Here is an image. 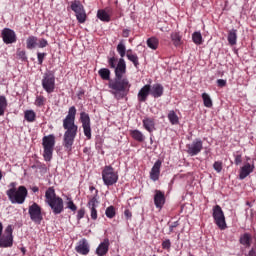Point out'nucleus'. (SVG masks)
I'll return each instance as SVG.
<instances>
[{
  "label": "nucleus",
  "instance_id": "45",
  "mask_svg": "<svg viewBox=\"0 0 256 256\" xmlns=\"http://www.w3.org/2000/svg\"><path fill=\"white\" fill-rule=\"evenodd\" d=\"M45 55H46L45 53H41V52L37 53L39 65H43V59H45Z\"/></svg>",
  "mask_w": 256,
  "mask_h": 256
},
{
  "label": "nucleus",
  "instance_id": "38",
  "mask_svg": "<svg viewBox=\"0 0 256 256\" xmlns=\"http://www.w3.org/2000/svg\"><path fill=\"white\" fill-rule=\"evenodd\" d=\"M26 121L33 123L35 121L36 114L33 110H27L24 115Z\"/></svg>",
  "mask_w": 256,
  "mask_h": 256
},
{
  "label": "nucleus",
  "instance_id": "32",
  "mask_svg": "<svg viewBox=\"0 0 256 256\" xmlns=\"http://www.w3.org/2000/svg\"><path fill=\"white\" fill-rule=\"evenodd\" d=\"M7 109V98L5 96H0V117L5 115V110Z\"/></svg>",
  "mask_w": 256,
  "mask_h": 256
},
{
  "label": "nucleus",
  "instance_id": "56",
  "mask_svg": "<svg viewBox=\"0 0 256 256\" xmlns=\"http://www.w3.org/2000/svg\"><path fill=\"white\" fill-rule=\"evenodd\" d=\"M3 235V223L0 222V236Z\"/></svg>",
  "mask_w": 256,
  "mask_h": 256
},
{
  "label": "nucleus",
  "instance_id": "44",
  "mask_svg": "<svg viewBox=\"0 0 256 256\" xmlns=\"http://www.w3.org/2000/svg\"><path fill=\"white\" fill-rule=\"evenodd\" d=\"M47 45H49V43L47 42L46 39H40L39 40L38 47H40V49H43L44 47H47Z\"/></svg>",
  "mask_w": 256,
  "mask_h": 256
},
{
  "label": "nucleus",
  "instance_id": "39",
  "mask_svg": "<svg viewBox=\"0 0 256 256\" xmlns=\"http://www.w3.org/2000/svg\"><path fill=\"white\" fill-rule=\"evenodd\" d=\"M105 215L106 217H108V219H113V217H115L116 215L115 207L109 206L108 208H106Z\"/></svg>",
  "mask_w": 256,
  "mask_h": 256
},
{
  "label": "nucleus",
  "instance_id": "57",
  "mask_svg": "<svg viewBox=\"0 0 256 256\" xmlns=\"http://www.w3.org/2000/svg\"><path fill=\"white\" fill-rule=\"evenodd\" d=\"M20 250H21V252L23 253V255H25V253H26L27 250H26L24 247H22Z\"/></svg>",
  "mask_w": 256,
  "mask_h": 256
},
{
  "label": "nucleus",
  "instance_id": "53",
  "mask_svg": "<svg viewBox=\"0 0 256 256\" xmlns=\"http://www.w3.org/2000/svg\"><path fill=\"white\" fill-rule=\"evenodd\" d=\"M246 256H256V248H252Z\"/></svg>",
  "mask_w": 256,
  "mask_h": 256
},
{
  "label": "nucleus",
  "instance_id": "47",
  "mask_svg": "<svg viewBox=\"0 0 256 256\" xmlns=\"http://www.w3.org/2000/svg\"><path fill=\"white\" fill-rule=\"evenodd\" d=\"M17 55H18V57H19L20 59H22V61H25V59H27V56H26V54H25V51H23V50H18Z\"/></svg>",
  "mask_w": 256,
  "mask_h": 256
},
{
  "label": "nucleus",
  "instance_id": "15",
  "mask_svg": "<svg viewBox=\"0 0 256 256\" xmlns=\"http://www.w3.org/2000/svg\"><path fill=\"white\" fill-rule=\"evenodd\" d=\"M253 171H255V164H250L249 162H246L244 166L240 169L239 179H246V177H249V175H251Z\"/></svg>",
  "mask_w": 256,
  "mask_h": 256
},
{
  "label": "nucleus",
  "instance_id": "40",
  "mask_svg": "<svg viewBox=\"0 0 256 256\" xmlns=\"http://www.w3.org/2000/svg\"><path fill=\"white\" fill-rule=\"evenodd\" d=\"M67 209H70V211H77V206L75 203H73V200L71 198H67Z\"/></svg>",
  "mask_w": 256,
  "mask_h": 256
},
{
  "label": "nucleus",
  "instance_id": "59",
  "mask_svg": "<svg viewBox=\"0 0 256 256\" xmlns=\"http://www.w3.org/2000/svg\"><path fill=\"white\" fill-rule=\"evenodd\" d=\"M127 53H133V51L132 50H127L126 55H127Z\"/></svg>",
  "mask_w": 256,
  "mask_h": 256
},
{
  "label": "nucleus",
  "instance_id": "14",
  "mask_svg": "<svg viewBox=\"0 0 256 256\" xmlns=\"http://www.w3.org/2000/svg\"><path fill=\"white\" fill-rule=\"evenodd\" d=\"M2 39L6 45H10L11 43H15L17 41V35L15 34V31L4 28L2 30Z\"/></svg>",
  "mask_w": 256,
  "mask_h": 256
},
{
  "label": "nucleus",
  "instance_id": "55",
  "mask_svg": "<svg viewBox=\"0 0 256 256\" xmlns=\"http://www.w3.org/2000/svg\"><path fill=\"white\" fill-rule=\"evenodd\" d=\"M123 37H129V30L123 31Z\"/></svg>",
  "mask_w": 256,
  "mask_h": 256
},
{
  "label": "nucleus",
  "instance_id": "23",
  "mask_svg": "<svg viewBox=\"0 0 256 256\" xmlns=\"http://www.w3.org/2000/svg\"><path fill=\"white\" fill-rule=\"evenodd\" d=\"M111 9L106 10H98L97 17L100 21H104L105 23H109L111 21Z\"/></svg>",
  "mask_w": 256,
  "mask_h": 256
},
{
  "label": "nucleus",
  "instance_id": "50",
  "mask_svg": "<svg viewBox=\"0 0 256 256\" xmlns=\"http://www.w3.org/2000/svg\"><path fill=\"white\" fill-rule=\"evenodd\" d=\"M243 159L241 157V154H238L235 156V165H241Z\"/></svg>",
  "mask_w": 256,
  "mask_h": 256
},
{
  "label": "nucleus",
  "instance_id": "37",
  "mask_svg": "<svg viewBox=\"0 0 256 256\" xmlns=\"http://www.w3.org/2000/svg\"><path fill=\"white\" fill-rule=\"evenodd\" d=\"M171 39L175 45V47H179V45H181L182 41H181V35H179V33L174 32L171 34Z\"/></svg>",
  "mask_w": 256,
  "mask_h": 256
},
{
  "label": "nucleus",
  "instance_id": "12",
  "mask_svg": "<svg viewBox=\"0 0 256 256\" xmlns=\"http://www.w3.org/2000/svg\"><path fill=\"white\" fill-rule=\"evenodd\" d=\"M80 120L82 123L83 131L87 139H91V118L86 112L80 113Z\"/></svg>",
  "mask_w": 256,
  "mask_h": 256
},
{
  "label": "nucleus",
  "instance_id": "27",
  "mask_svg": "<svg viewBox=\"0 0 256 256\" xmlns=\"http://www.w3.org/2000/svg\"><path fill=\"white\" fill-rule=\"evenodd\" d=\"M98 75H100L101 79L104 81H111V71L107 68H101L98 71Z\"/></svg>",
  "mask_w": 256,
  "mask_h": 256
},
{
  "label": "nucleus",
  "instance_id": "13",
  "mask_svg": "<svg viewBox=\"0 0 256 256\" xmlns=\"http://www.w3.org/2000/svg\"><path fill=\"white\" fill-rule=\"evenodd\" d=\"M203 151V141L201 139H195L192 143L187 145V153L191 157L199 155V152Z\"/></svg>",
  "mask_w": 256,
  "mask_h": 256
},
{
  "label": "nucleus",
  "instance_id": "36",
  "mask_svg": "<svg viewBox=\"0 0 256 256\" xmlns=\"http://www.w3.org/2000/svg\"><path fill=\"white\" fill-rule=\"evenodd\" d=\"M127 59H129L131 61V63H133V65L135 67H139V57L137 56V54H133V53H127L126 54Z\"/></svg>",
  "mask_w": 256,
  "mask_h": 256
},
{
  "label": "nucleus",
  "instance_id": "42",
  "mask_svg": "<svg viewBox=\"0 0 256 256\" xmlns=\"http://www.w3.org/2000/svg\"><path fill=\"white\" fill-rule=\"evenodd\" d=\"M117 63H119V61L115 57H112L108 60V65L111 67V69H115L117 67Z\"/></svg>",
  "mask_w": 256,
  "mask_h": 256
},
{
  "label": "nucleus",
  "instance_id": "1",
  "mask_svg": "<svg viewBox=\"0 0 256 256\" xmlns=\"http://www.w3.org/2000/svg\"><path fill=\"white\" fill-rule=\"evenodd\" d=\"M115 78L110 80L108 83V87L110 89V93L114 95L115 99H124L127 97L129 93V89H131V83H129V79L127 77H123L125 73H127V64L125 63V59L120 58L117 66L114 68Z\"/></svg>",
  "mask_w": 256,
  "mask_h": 256
},
{
  "label": "nucleus",
  "instance_id": "52",
  "mask_svg": "<svg viewBox=\"0 0 256 256\" xmlns=\"http://www.w3.org/2000/svg\"><path fill=\"white\" fill-rule=\"evenodd\" d=\"M124 215H125L126 219H131V217L133 216V215L131 214V211H129V210H125V211H124Z\"/></svg>",
  "mask_w": 256,
  "mask_h": 256
},
{
  "label": "nucleus",
  "instance_id": "22",
  "mask_svg": "<svg viewBox=\"0 0 256 256\" xmlns=\"http://www.w3.org/2000/svg\"><path fill=\"white\" fill-rule=\"evenodd\" d=\"M253 241V236L250 233H244L239 238L240 245H243L246 248L251 247V243Z\"/></svg>",
  "mask_w": 256,
  "mask_h": 256
},
{
  "label": "nucleus",
  "instance_id": "28",
  "mask_svg": "<svg viewBox=\"0 0 256 256\" xmlns=\"http://www.w3.org/2000/svg\"><path fill=\"white\" fill-rule=\"evenodd\" d=\"M131 135L135 141H138L139 143H143L145 141V135H143V132L139 130H132Z\"/></svg>",
  "mask_w": 256,
  "mask_h": 256
},
{
  "label": "nucleus",
  "instance_id": "51",
  "mask_svg": "<svg viewBox=\"0 0 256 256\" xmlns=\"http://www.w3.org/2000/svg\"><path fill=\"white\" fill-rule=\"evenodd\" d=\"M217 83H218V87H225V85H227V81L223 79H218Z\"/></svg>",
  "mask_w": 256,
  "mask_h": 256
},
{
  "label": "nucleus",
  "instance_id": "25",
  "mask_svg": "<svg viewBox=\"0 0 256 256\" xmlns=\"http://www.w3.org/2000/svg\"><path fill=\"white\" fill-rule=\"evenodd\" d=\"M143 127L149 133H153V131H155V120H153L152 118H145L143 120Z\"/></svg>",
  "mask_w": 256,
  "mask_h": 256
},
{
  "label": "nucleus",
  "instance_id": "9",
  "mask_svg": "<svg viewBox=\"0 0 256 256\" xmlns=\"http://www.w3.org/2000/svg\"><path fill=\"white\" fill-rule=\"evenodd\" d=\"M28 213L31 221L36 223L37 225H41V221H43V214L41 213V206L37 203H33L28 208Z\"/></svg>",
  "mask_w": 256,
  "mask_h": 256
},
{
  "label": "nucleus",
  "instance_id": "4",
  "mask_svg": "<svg viewBox=\"0 0 256 256\" xmlns=\"http://www.w3.org/2000/svg\"><path fill=\"white\" fill-rule=\"evenodd\" d=\"M13 188H10L6 191V195L13 205H23L25 199H27L28 191L25 186H19L18 189L15 188V183L10 184Z\"/></svg>",
  "mask_w": 256,
  "mask_h": 256
},
{
  "label": "nucleus",
  "instance_id": "35",
  "mask_svg": "<svg viewBox=\"0 0 256 256\" xmlns=\"http://www.w3.org/2000/svg\"><path fill=\"white\" fill-rule=\"evenodd\" d=\"M202 99H203L204 107H208V108L213 107V100H211V96H209V94L203 93Z\"/></svg>",
  "mask_w": 256,
  "mask_h": 256
},
{
  "label": "nucleus",
  "instance_id": "11",
  "mask_svg": "<svg viewBox=\"0 0 256 256\" xmlns=\"http://www.w3.org/2000/svg\"><path fill=\"white\" fill-rule=\"evenodd\" d=\"M42 87L45 89L46 93H53V91H55V75H53V73H44Z\"/></svg>",
  "mask_w": 256,
  "mask_h": 256
},
{
  "label": "nucleus",
  "instance_id": "17",
  "mask_svg": "<svg viewBox=\"0 0 256 256\" xmlns=\"http://www.w3.org/2000/svg\"><path fill=\"white\" fill-rule=\"evenodd\" d=\"M154 205L157 209H162L165 205V193L161 192V190H155Z\"/></svg>",
  "mask_w": 256,
  "mask_h": 256
},
{
  "label": "nucleus",
  "instance_id": "46",
  "mask_svg": "<svg viewBox=\"0 0 256 256\" xmlns=\"http://www.w3.org/2000/svg\"><path fill=\"white\" fill-rule=\"evenodd\" d=\"M162 248L164 249H171V240L166 239L162 242Z\"/></svg>",
  "mask_w": 256,
  "mask_h": 256
},
{
  "label": "nucleus",
  "instance_id": "60",
  "mask_svg": "<svg viewBox=\"0 0 256 256\" xmlns=\"http://www.w3.org/2000/svg\"><path fill=\"white\" fill-rule=\"evenodd\" d=\"M93 189H95V187H93V186H92V187H90V191H93Z\"/></svg>",
  "mask_w": 256,
  "mask_h": 256
},
{
  "label": "nucleus",
  "instance_id": "58",
  "mask_svg": "<svg viewBox=\"0 0 256 256\" xmlns=\"http://www.w3.org/2000/svg\"><path fill=\"white\" fill-rule=\"evenodd\" d=\"M1 179H3V174L0 171V181H1Z\"/></svg>",
  "mask_w": 256,
  "mask_h": 256
},
{
  "label": "nucleus",
  "instance_id": "8",
  "mask_svg": "<svg viewBox=\"0 0 256 256\" xmlns=\"http://www.w3.org/2000/svg\"><path fill=\"white\" fill-rule=\"evenodd\" d=\"M212 217L214 219V223L221 229V231H225L227 229V222L225 221V214L223 213V209L221 206L216 205L213 207Z\"/></svg>",
  "mask_w": 256,
  "mask_h": 256
},
{
  "label": "nucleus",
  "instance_id": "21",
  "mask_svg": "<svg viewBox=\"0 0 256 256\" xmlns=\"http://www.w3.org/2000/svg\"><path fill=\"white\" fill-rule=\"evenodd\" d=\"M97 205H99V201H97V197H93L88 202V207L91 211V219L94 221L97 219Z\"/></svg>",
  "mask_w": 256,
  "mask_h": 256
},
{
  "label": "nucleus",
  "instance_id": "43",
  "mask_svg": "<svg viewBox=\"0 0 256 256\" xmlns=\"http://www.w3.org/2000/svg\"><path fill=\"white\" fill-rule=\"evenodd\" d=\"M213 167H214L215 171H217V173H221V171L223 170V163L217 161L213 164Z\"/></svg>",
  "mask_w": 256,
  "mask_h": 256
},
{
  "label": "nucleus",
  "instance_id": "41",
  "mask_svg": "<svg viewBox=\"0 0 256 256\" xmlns=\"http://www.w3.org/2000/svg\"><path fill=\"white\" fill-rule=\"evenodd\" d=\"M35 105H37V107H43V105H45V97L44 96L36 97Z\"/></svg>",
  "mask_w": 256,
  "mask_h": 256
},
{
  "label": "nucleus",
  "instance_id": "7",
  "mask_svg": "<svg viewBox=\"0 0 256 256\" xmlns=\"http://www.w3.org/2000/svg\"><path fill=\"white\" fill-rule=\"evenodd\" d=\"M70 9L75 12L78 23H85L87 21V13H85V7L79 0L70 2Z\"/></svg>",
  "mask_w": 256,
  "mask_h": 256
},
{
  "label": "nucleus",
  "instance_id": "19",
  "mask_svg": "<svg viewBox=\"0 0 256 256\" xmlns=\"http://www.w3.org/2000/svg\"><path fill=\"white\" fill-rule=\"evenodd\" d=\"M77 253H80V255H88L89 254V243L86 239H82L78 242V245L76 246Z\"/></svg>",
  "mask_w": 256,
  "mask_h": 256
},
{
  "label": "nucleus",
  "instance_id": "6",
  "mask_svg": "<svg viewBox=\"0 0 256 256\" xmlns=\"http://www.w3.org/2000/svg\"><path fill=\"white\" fill-rule=\"evenodd\" d=\"M102 180L104 185L107 187H111V185H115L117 181H119V174L115 171V169L111 166H105L102 170Z\"/></svg>",
  "mask_w": 256,
  "mask_h": 256
},
{
  "label": "nucleus",
  "instance_id": "18",
  "mask_svg": "<svg viewBox=\"0 0 256 256\" xmlns=\"http://www.w3.org/2000/svg\"><path fill=\"white\" fill-rule=\"evenodd\" d=\"M149 93H151V85L146 84L138 92V101L145 103V101H147V97H149Z\"/></svg>",
  "mask_w": 256,
  "mask_h": 256
},
{
  "label": "nucleus",
  "instance_id": "30",
  "mask_svg": "<svg viewBox=\"0 0 256 256\" xmlns=\"http://www.w3.org/2000/svg\"><path fill=\"white\" fill-rule=\"evenodd\" d=\"M147 45L150 49L155 51L159 47V39L156 37H150L147 39Z\"/></svg>",
  "mask_w": 256,
  "mask_h": 256
},
{
  "label": "nucleus",
  "instance_id": "20",
  "mask_svg": "<svg viewBox=\"0 0 256 256\" xmlns=\"http://www.w3.org/2000/svg\"><path fill=\"white\" fill-rule=\"evenodd\" d=\"M109 253V239H104L102 243L96 249V255L105 256Z\"/></svg>",
  "mask_w": 256,
  "mask_h": 256
},
{
  "label": "nucleus",
  "instance_id": "3",
  "mask_svg": "<svg viewBox=\"0 0 256 256\" xmlns=\"http://www.w3.org/2000/svg\"><path fill=\"white\" fill-rule=\"evenodd\" d=\"M45 203L49 205L54 215H61V213H63L65 209V206L63 204V198L57 196L53 187H49L46 190Z\"/></svg>",
  "mask_w": 256,
  "mask_h": 256
},
{
  "label": "nucleus",
  "instance_id": "24",
  "mask_svg": "<svg viewBox=\"0 0 256 256\" xmlns=\"http://www.w3.org/2000/svg\"><path fill=\"white\" fill-rule=\"evenodd\" d=\"M150 94L155 99L161 97L163 95V86L161 84H154L152 88L150 86Z\"/></svg>",
  "mask_w": 256,
  "mask_h": 256
},
{
  "label": "nucleus",
  "instance_id": "61",
  "mask_svg": "<svg viewBox=\"0 0 256 256\" xmlns=\"http://www.w3.org/2000/svg\"><path fill=\"white\" fill-rule=\"evenodd\" d=\"M84 153H87V148L84 149Z\"/></svg>",
  "mask_w": 256,
  "mask_h": 256
},
{
  "label": "nucleus",
  "instance_id": "29",
  "mask_svg": "<svg viewBox=\"0 0 256 256\" xmlns=\"http://www.w3.org/2000/svg\"><path fill=\"white\" fill-rule=\"evenodd\" d=\"M37 41H38V39L35 36L28 37L26 40L27 49H35V47H37V45H38Z\"/></svg>",
  "mask_w": 256,
  "mask_h": 256
},
{
  "label": "nucleus",
  "instance_id": "54",
  "mask_svg": "<svg viewBox=\"0 0 256 256\" xmlns=\"http://www.w3.org/2000/svg\"><path fill=\"white\" fill-rule=\"evenodd\" d=\"M32 191L33 193H39V187L37 186L32 187Z\"/></svg>",
  "mask_w": 256,
  "mask_h": 256
},
{
  "label": "nucleus",
  "instance_id": "10",
  "mask_svg": "<svg viewBox=\"0 0 256 256\" xmlns=\"http://www.w3.org/2000/svg\"><path fill=\"white\" fill-rule=\"evenodd\" d=\"M0 247H13V226L8 225L4 231V234L0 236Z\"/></svg>",
  "mask_w": 256,
  "mask_h": 256
},
{
  "label": "nucleus",
  "instance_id": "34",
  "mask_svg": "<svg viewBox=\"0 0 256 256\" xmlns=\"http://www.w3.org/2000/svg\"><path fill=\"white\" fill-rule=\"evenodd\" d=\"M117 51H118L121 59H123V57H125V55L127 53V48L125 47V44L123 43V40H121L119 42V44L117 45Z\"/></svg>",
  "mask_w": 256,
  "mask_h": 256
},
{
  "label": "nucleus",
  "instance_id": "48",
  "mask_svg": "<svg viewBox=\"0 0 256 256\" xmlns=\"http://www.w3.org/2000/svg\"><path fill=\"white\" fill-rule=\"evenodd\" d=\"M83 217H85V209L78 210V214H77L78 221L83 219Z\"/></svg>",
  "mask_w": 256,
  "mask_h": 256
},
{
  "label": "nucleus",
  "instance_id": "26",
  "mask_svg": "<svg viewBox=\"0 0 256 256\" xmlns=\"http://www.w3.org/2000/svg\"><path fill=\"white\" fill-rule=\"evenodd\" d=\"M227 40L229 45H237V30H229Z\"/></svg>",
  "mask_w": 256,
  "mask_h": 256
},
{
  "label": "nucleus",
  "instance_id": "31",
  "mask_svg": "<svg viewBox=\"0 0 256 256\" xmlns=\"http://www.w3.org/2000/svg\"><path fill=\"white\" fill-rule=\"evenodd\" d=\"M168 119L171 123V125H178L179 124V116H177V113L175 111L171 110L168 113Z\"/></svg>",
  "mask_w": 256,
  "mask_h": 256
},
{
  "label": "nucleus",
  "instance_id": "2",
  "mask_svg": "<svg viewBox=\"0 0 256 256\" xmlns=\"http://www.w3.org/2000/svg\"><path fill=\"white\" fill-rule=\"evenodd\" d=\"M75 115H77V109L75 106H71L66 119L63 120V128L65 129L63 146L68 153L73 149V144L75 143V138L77 137V131L79 129L77 124H75Z\"/></svg>",
  "mask_w": 256,
  "mask_h": 256
},
{
  "label": "nucleus",
  "instance_id": "5",
  "mask_svg": "<svg viewBox=\"0 0 256 256\" xmlns=\"http://www.w3.org/2000/svg\"><path fill=\"white\" fill-rule=\"evenodd\" d=\"M42 147L44 150V160L51 161L53 159V151L55 149V135L50 134L48 136H44L42 139Z\"/></svg>",
  "mask_w": 256,
  "mask_h": 256
},
{
  "label": "nucleus",
  "instance_id": "49",
  "mask_svg": "<svg viewBox=\"0 0 256 256\" xmlns=\"http://www.w3.org/2000/svg\"><path fill=\"white\" fill-rule=\"evenodd\" d=\"M176 227H179V221H175L169 226L170 233H173V229H175Z\"/></svg>",
  "mask_w": 256,
  "mask_h": 256
},
{
  "label": "nucleus",
  "instance_id": "33",
  "mask_svg": "<svg viewBox=\"0 0 256 256\" xmlns=\"http://www.w3.org/2000/svg\"><path fill=\"white\" fill-rule=\"evenodd\" d=\"M192 41L195 45H201L203 43V36L201 35V32H194L192 34Z\"/></svg>",
  "mask_w": 256,
  "mask_h": 256
},
{
  "label": "nucleus",
  "instance_id": "16",
  "mask_svg": "<svg viewBox=\"0 0 256 256\" xmlns=\"http://www.w3.org/2000/svg\"><path fill=\"white\" fill-rule=\"evenodd\" d=\"M161 165H162V162L161 160H157L151 171H150V179L152 181H159V175H161Z\"/></svg>",
  "mask_w": 256,
  "mask_h": 256
}]
</instances>
